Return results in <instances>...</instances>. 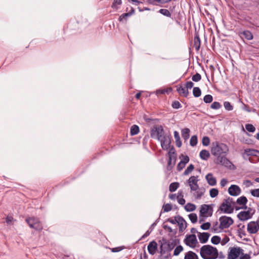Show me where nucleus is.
<instances>
[{"instance_id": "obj_1", "label": "nucleus", "mask_w": 259, "mask_h": 259, "mask_svg": "<svg viewBox=\"0 0 259 259\" xmlns=\"http://www.w3.org/2000/svg\"><path fill=\"white\" fill-rule=\"evenodd\" d=\"M228 151L229 148L226 144L219 142L212 143L211 152L213 155L217 157L216 163L217 164L226 167L230 166L231 162L226 158Z\"/></svg>"}, {"instance_id": "obj_2", "label": "nucleus", "mask_w": 259, "mask_h": 259, "mask_svg": "<svg viewBox=\"0 0 259 259\" xmlns=\"http://www.w3.org/2000/svg\"><path fill=\"white\" fill-rule=\"evenodd\" d=\"M150 136L152 138L156 139L160 142L163 150H167L170 148L171 137L170 135L165 134L161 125L154 127L151 130Z\"/></svg>"}, {"instance_id": "obj_3", "label": "nucleus", "mask_w": 259, "mask_h": 259, "mask_svg": "<svg viewBox=\"0 0 259 259\" xmlns=\"http://www.w3.org/2000/svg\"><path fill=\"white\" fill-rule=\"evenodd\" d=\"M200 253L203 259H216L219 255L217 248L210 245L202 246L200 248Z\"/></svg>"}, {"instance_id": "obj_4", "label": "nucleus", "mask_w": 259, "mask_h": 259, "mask_svg": "<svg viewBox=\"0 0 259 259\" xmlns=\"http://www.w3.org/2000/svg\"><path fill=\"white\" fill-rule=\"evenodd\" d=\"M159 242L160 243V252L161 254H164L166 252L170 251L176 245V242L175 240L169 241H167L166 239L164 238L160 240Z\"/></svg>"}, {"instance_id": "obj_5", "label": "nucleus", "mask_w": 259, "mask_h": 259, "mask_svg": "<svg viewBox=\"0 0 259 259\" xmlns=\"http://www.w3.org/2000/svg\"><path fill=\"white\" fill-rule=\"evenodd\" d=\"M232 200V198H229L228 199L224 200V201L220 206L218 211L221 210L225 213H233L234 208L231 205Z\"/></svg>"}, {"instance_id": "obj_6", "label": "nucleus", "mask_w": 259, "mask_h": 259, "mask_svg": "<svg viewBox=\"0 0 259 259\" xmlns=\"http://www.w3.org/2000/svg\"><path fill=\"white\" fill-rule=\"evenodd\" d=\"M26 222L31 228L36 230L40 231L42 229V226L37 218L31 217L26 219Z\"/></svg>"}, {"instance_id": "obj_7", "label": "nucleus", "mask_w": 259, "mask_h": 259, "mask_svg": "<svg viewBox=\"0 0 259 259\" xmlns=\"http://www.w3.org/2000/svg\"><path fill=\"white\" fill-rule=\"evenodd\" d=\"M219 228L221 230L229 228L233 223V220L229 217L222 216L219 219Z\"/></svg>"}, {"instance_id": "obj_8", "label": "nucleus", "mask_w": 259, "mask_h": 259, "mask_svg": "<svg viewBox=\"0 0 259 259\" xmlns=\"http://www.w3.org/2000/svg\"><path fill=\"white\" fill-rule=\"evenodd\" d=\"M213 204H202L200 206L199 213L205 217H211L213 213Z\"/></svg>"}, {"instance_id": "obj_9", "label": "nucleus", "mask_w": 259, "mask_h": 259, "mask_svg": "<svg viewBox=\"0 0 259 259\" xmlns=\"http://www.w3.org/2000/svg\"><path fill=\"white\" fill-rule=\"evenodd\" d=\"M247 230L250 234H255L259 231V218L256 221H251L247 224Z\"/></svg>"}, {"instance_id": "obj_10", "label": "nucleus", "mask_w": 259, "mask_h": 259, "mask_svg": "<svg viewBox=\"0 0 259 259\" xmlns=\"http://www.w3.org/2000/svg\"><path fill=\"white\" fill-rule=\"evenodd\" d=\"M185 243L190 247L194 248L198 243L196 236L195 234L187 235L184 240Z\"/></svg>"}, {"instance_id": "obj_11", "label": "nucleus", "mask_w": 259, "mask_h": 259, "mask_svg": "<svg viewBox=\"0 0 259 259\" xmlns=\"http://www.w3.org/2000/svg\"><path fill=\"white\" fill-rule=\"evenodd\" d=\"M198 176H191L188 180L191 191H196L199 188Z\"/></svg>"}, {"instance_id": "obj_12", "label": "nucleus", "mask_w": 259, "mask_h": 259, "mask_svg": "<svg viewBox=\"0 0 259 259\" xmlns=\"http://www.w3.org/2000/svg\"><path fill=\"white\" fill-rule=\"evenodd\" d=\"M241 250L242 249L240 247H230L228 255V259H236L240 254Z\"/></svg>"}, {"instance_id": "obj_13", "label": "nucleus", "mask_w": 259, "mask_h": 259, "mask_svg": "<svg viewBox=\"0 0 259 259\" xmlns=\"http://www.w3.org/2000/svg\"><path fill=\"white\" fill-rule=\"evenodd\" d=\"M241 192V189L236 185H232L228 189V193L231 196H238L240 194Z\"/></svg>"}, {"instance_id": "obj_14", "label": "nucleus", "mask_w": 259, "mask_h": 259, "mask_svg": "<svg viewBox=\"0 0 259 259\" xmlns=\"http://www.w3.org/2000/svg\"><path fill=\"white\" fill-rule=\"evenodd\" d=\"M248 200L245 196H242L239 197L236 201V203L239 205H242L240 207H235V209L236 210H239L240 209H247L246 204Z\"/></svg>"}, {"instance_id": "obj_15", "label": "nucleus", "mask_w": 259, "mask_h": 259, "mask_svg": "<svg viewBox=\"0 0 259 259\" xmlns=\"http://www.w3.org/2000/svg\"><path fill=\"white\" fill-rule=\"evenodd\" d=\"M158 245L156 242L154 240L151 241L147 247L148 252L150 254L154 255L157 250Z\"/></svg>"}, {"instance_id": "obj_16", "label": "nucleus", "mask_w": 259, "mask_h": 259, "mask_svg": "<svg viewBox=\"0 0 259 259\" xmlns=\"http://www.w3.org/2000/svg\"><path fill=\"white\" fill-rule=\"evenodd\" d=\"M177 223L179 225V231L181 232H182L187 228V222L181 216H178Z\"/></svg>"}, {"instance_id": "obj_17", "label": "nucleus", "mask_w": 259, "mask_h": 259, "mask_svg": "<svg viewBox=\"0 0 259 259\" xmlns=\"http://www.w3.org/2000/svg\"><path fill=\"white\" fill-rule=\"evenodd\" d=\"M210 236V234L207 232L198 233V237L200 242L201 243H205L207 241Z\"/></svg>"}, {"instance_id": "obj_18", "label": "nucleus", "mask_w": 259, "mask_h": 259, "mask_svg": "<svg viewBox=\"0 0 259 259\" xmlns=\"http://www.w3.org/2000/svg\"><path fill=\"white\" fill-rule=\"evenodd\" d=\"M238 218L241 221H246L251 219L252 217L247 212L243 211L240 212L237 215Z\"/></svg>"}, {"instance_id": "obj_19", "label": "nucleus", "mask_w": 259, "mask_h": 259, "mask_svg": "<svg viewBox=\"0 0 259 259\" xmlns=\"http://www.w3.org/2000/svg\"><path fill=\"white\" fill-rule=\"evenodd\" d=\"M239 34L241 37H244L247 40H250L253 39V34L249 30H244L243 32H240Z\"/></svg>"}, {"instance_id": "obj_20", "label": "nucleus", "mask_w": 259, "mask_h": 259, "mask_svg": "<svg viewBox=\"0 0 259 259\" xmlns=\"http://www.w3.org/2000/svg\"><path fill=\"white\" fill-rule=\"evenodd\" d=\"M205 178L207 181L208 184L210 186H214L217 184V181L215 178H214L212 176V174L211 173L208 174Z\"/></svg>"}, {"instance_id": "obj_21", "label": "nucleus", "mask_w": 259, "mask_h": 259, "mask_svg": "<svg viewBox=\"0 0 259 259\" xmlns=\"http://www.w3.org/2000/svg\"><path fill=\"white\" fill-rule=\"evenodd\" d=\"M176 156H169V159L167 163V169L171 170L174 166L176 163Z\"/></svg>"}, {"instance_id": "obj_22", "label": "nucleus", "mask_w": 259, "mask_h": 259, "mask_svg": "<svg viewBox=\"0 0 259 259\" xmlns=\"http://www.w3.org/2000/svg\"><path fill=\"white\" fill-rule=\"evenodd\" d=\"M194 47H195L196 51H198L200 49L201 45L200 39L199 38L198 34H195V36L194 38Z\"/></svg>"}, {"instance_id": "obj_23", "label": "nucleus", "mask_w": 259, "mask_h": 259, "mask_svg": "<svg viewBox=\"0 0 259 259\" xmlns=\"http://www.w3.org/2000/svg\"><path fill=\"white\" fill-rule=\"evenodd\" d=\"M199 156L202 159L206 160L210 157V153L208 151L204 149L200 152Z\"/></svg>"}, {"instance_id": "obj_24", "label": "nucleus", "mask_w": 259, "mask_h": 259, "mask_svg": "<svg viewBox=\"0 0 259 259\" xmlns=\"http://www.w3.org/2000/svg\"><path fill=\"white\" fill-rule=\"evenodd\" d=\"M177 91L180 95H183L185 97H187L189 94L188 90L187 89H185L182 86L178 87Z\"/></svg>"}, {"instance_id": "obj_25", "label": "nucleus", "mask_w": 259, "mask_h": 259, "mask_svg": "<svg viewBox=\"0 0 259 259\" xmlns=\"http://www.w3.org/2000/svg\"><path fill=\"white\" fill-rule=\"evenodd\" d=\"M184 259H198V257L195 253L189 251L185 254Z\"/></svg>"}, {"instance_id": "obj_26", "label": "nucleus", "mask_w": 259, "mask_h": 259, "mask_svg": "<svg viewBox=\"0 0 259 259\" xmlns=\"http://www.w3.org/2000/svg\"><path fill=\"white\" fill-rule=\"evenodd\" d=\"M181 132L183 138L185 140H187L190 137V130L188 128H185L182 130Z\"/></svg>"}, {"instance_id": "obj_27", "label": "nucleus", "mask_w": 259, "mask_h": 259, "mask_svg": "<svg viewBox=\"0 0 259 259\" xmlns=\"http://www.w3.org/2000/svg\"><path fill=\"white\" fill-rule=\"evenodd\" d=\"M196 205L191 203H188L184 207L187 212L193 211L196 209Z\"/></svg>"}, {"instance_id": "obj_28", "label": "nucleus", "mask_w": 259, "mask_h": 259, "mask_svg": "<svg viewBox=\"0 0 259 259\" xmlns=\"http://www.w3.org/2000/svg\"><path fill=\"white\" fill-rule=\"evenodd\" d=\"M194 191L195 192L194 194L195 197L197 199H200L205 192L204 189L199 188Z\"/></svg>"}, {"instance_id": "obj_29", "label": "nucleus", "mask_w": 259, "mask_h": 259, "mask_svg": "<svg viewBox=\"0 0 259 259\" xmlns=\"http://www.w3.org/2000/svg\"><path fill=\"white\" fill-rule=\"evenodd\" d=\"M245 153L248 155L257 156L259 154L258 151L251 149H245Z\"/></svg>"}, {"instance_id": "obj_30", "label": "nucleus", "mask_w": 259, "mask_h": 259, "mask_svg": "<svg viewBox=\"0 0 259 259\" xmlns=\"http://www.w3.org/2000/svg\"><path fill=\"white\" fill-rule=\"evenodd\" d=\"M139 132V127L137 125H133L131 128V135H136Z\"/></svg>"}, {"instance_id": "obj_31", "label": "nucleus", "mask_w": 259, "mask_h": 259, "mask_svg": "<svg viewBox=\"0 0 259 259\" xmlns=\"http://www.w3.org/2000/svg\"><path fill=\"white\" fill-rule=\"evenodd\" d=\"M179 184L178 182L172 183L170 184L169 187V190L170 192H175L179 187Z\"/></svg>"}, {"instance_id": "obj_32", "label": "nucleus", "mask_w": 259, "mask_h": 259, "mask_svg": "<svg viewBox=\"0 0 259 259\" xmlns=\"http://www.w3.org/2000/svg\"><path fill=\"white\" fill-rule=\"evenodd\" d=\"M134 11L132 10V12L128 13H125L122 14L119 18V21H122L123 19L126 20V19L130 17L134 13Z\"/></svg>"}, {"instance_id": "obj_33", "label": "nucleus", "mask_w": 259, "mask_h": 259, "mask_svg": "<svg viewBox=\"0 0 259 259\" xmlns=\"http://www.w3.org/2000/svg\"><path fill=\"white\" fill-rule=\"evenodd\" d=\"M193 94L195 97H199L201 96V91L199 88L194 87L193 89Z\"/></svg>"}, {"instance_id": "obj_34", "label": "nucleus", "mask_w": 259, "mask_h": 259, "mask_svg": "<svg viewBox=\"0 0 259 259\" xmlns=\"http://www.w3.org/2000/svg\"><path fill=\"white\" fill-rule=\"evenodd\" d=\"M194 166L191 164L189 165V166L185 169L184 172V175L187 176L190 174L194 169Z\"/></svg>"}, {"instance_id": "obj_35", "label": "nucleus", "mask_w": 259, "mask_h": 259, "mask_svg": "<svg viewBox=\"0 0 259 259\" xmlns=\"http://www.w3.org/2000/svg\"><path fill=\"white\" fill-rule=\"evenodd\" d=\"M197 137L196 135H194L191 137L190 141V144L191 146H195L197 144Z\"/></svg>"}, {"instance_id": "obj_36", "label": "nucleus", "mask_w": 259, "mask_h": 259, "mask_svg": "<svg viewBox=\"0 0 259 259\" xmlns=\"http://www.w3.org/2000/svg\"><path fill=\"white\" fill-rule=\"evenodd\" d=\"M221 241V238L218 236H214L211 239V242L213 244H218Z\"/></svg>"}, {"instance_id": "obj_37", "label": "nucleus", "mask_w": 259, "mask_h": 259, "mask_svg": "<svg viewBox=\"0 0 259 259\" xmlns=\"http://www.w3.org/2000/svg\"><path fill=\"white\" fill-rule=\"evenodd\" d=\"M189 218L192 223H195L197 221V216L196 213H190L188 215Z\"/></svg>"}, {"instance_id": "obj_38", "label": "nucleus", "mask_w": 259, "mask_h": 259, "mask_svg": "<svg viewBox=\"0 0 259 259\" xmlns=\"http://www.w3.org/2000/svg\"><path fill=\"white\" fill-rule=\"evenodd\" d=\"M219 194V191L218 189L215 188H212L209 191V194L211 197L214 198L216 197Z\"/></svg>"}, {"instance_id": "obj_39", "label": "nucleus", "mask_w": 259, "mask_h": 259, "mask_svg": "<svg viewBox=\"0 0 259 259\" xmlns=\"http://www.w3.org/2000/svg\"><path fill=\"white\" fill-rule=\"evenodd\" d=\"M213 100V97L210 95H206L203 98V101L205 103H210Z\"/></svg>"}, {"instance_id": "obj_40", "label": "nucleus", "mask_w": 259, "mask_h": 259, "mask_svg": "<svg viewBox=\"0 0 259 259\" xmlns=\"http://www.w3.org/2000/svg\"><path fill=\"white\" fill-rule=\"evenodd\" d=\"M221 107H222L221 104L218 102H213L210 106V108L211 109H215V110L219 109L221 108Z\"/></svg>"}, {"instance_id": "obj_41", "label": "nucleus", "mask_w": 259, "mask_h": 259, "mask_svg": "<svg viewBox=\"0 0 259 259\" xmlns=\"http://www.w3.org/2000/svg\"><path fill=\"white\" fill-rule=\"evenodd\" d=\"M183 250V247L181 245L178 246L174 250V255H178Z\"/></svg>"}, {"instance_id": "obj_42", "label": "nucleus", "mask_w": 259, "mask_h": 259, "mask_svg": "<svg viewBox=\"0 0 259 259\" xmlns=\"http://www.w3.org/2000/svg\"><path fill=\"white\" fill-rule=\"evenodd\" d=\"M245 128L248 132L250 133H253L255 130V128L251 124H246L245 125Z\"/></svg>"}, {"instance_id": "obj_43", "label": "nucleus", "mask_w": 259, "mask_h": 259, "mask_svg": "<svg viewBox=\"0 0 259 259\" xmlns=\"http://www.w3.org/2000/svg\"><path fill=\"white\" fill-rule=\"evenodd\" d=\"M224 106L225 108L228 111H231L233 109V107L231 105L229 102L225 101L224 103Z\"/></svg>"}, {"instance_id": "obj_44", "label": "nucleus", "mask_w": 259, "mask_h": 259, "mask_svg": "<svg viewBox=\"0 0 259 259\" xmlns=\"http://www.w3.org/2000/svg\"><path fill=\"white\" fill-rule=\"evenodd\" d=\"M180 158H182L181 162L183 163L185 165H186L189 161V157L188 156H184L183 155H181L180 157Z\"/></svg>"}, {"instance_id": "obj_45", "label": "nucleus", "mask_w": 259, "mask_h": 259, "mask_svg": "<svg viewBox=\"0 0 259 259\" xmlns=\"http://www.w3.org/2000/svg\"><path fill=\"white\" fill-rule=\"evenodd\" d=\"M202 145L204 146H207L210 143V140L208 137H204L202 140Z\"/></svg>"}, {"instance_id": "obj_46", "label": "nucleus", "mask_w": 259, "mask_h": 259, "mask_svg": "<svg viewBox=\"0 0 259 259\" xmlns=\"http://www.w3.org/2000/svg\"><path fill=\"white\" fill-rule=\"evenodd\" d=\"M121 4V0H114L112 5V8L115 9H118V6H119Z\"/></svg>"}, {"instance_id": "obj_47", "label": "nucleus", "mask_w": 259, "mask_h": 259, "mask_svg": "<svg viewBox=\"0 0 259 259\" xmlns=\"http://www.w3.org/2000/svg\"><path fill=\"white\" fill-rule=\"evenodd\" d=\"M201 76L198 73H196L195 75H194L192 77V80L195 82H198V81H200L201 80Z\"/></svg>"}, {"instance_id": "obj_48", "label": "nucleus", "mask_w": 259, "mask_h": 259, "mask_svg": "<svg viewBox=\"0 0 259 259\" xmlns=\"http://www.w3.org/2000/svg\"><path fill=\"white\" fill-rule=\"evenodd\" d=\"M159 12L162 15L167 17H170L171 15L170 12L168 10L165 9H161L159 10Z\"/></svg>"}, {"instance_id": "obj_49", "label": "nucleus", "mask_w": 259, "mask_h": 259, "mask_svg": "<svg viewBox=\"0 0 259 259\" xmlns=\"http://www.w3.org/2000/svg\"><path fill=\"white\" fill-rule=\"evenodd\" d=\"M163 209L164 212H168L171 210L172 207H171V204H170L169 203H167V204L163 205Z\"/></svg>"}, {"instance_id": "obj_50", "label": "nucleus", "mask_w": 259, "mask_h": 259, "mask_svg": "<svg viewBox=\"0 0 259 259\" xmlns=\"http://www.w3.org/2000/svg\"><path fill=\"white\" fill-rule=\"evenodd\" d=\"M250 193L254 197H259V188L251 190Z\"/></svg>"}, {"instance_id": "obj_51", "label": "nucleus", "mask_w": 259, "mask_h": 259, "mask_svg": "<svg viewBox=\"0 0 259 259\" xmlns=\"http://www.w3.org/2000/svg\"><path fill=\"white\" fill-rule=\"evenodd\" d=\"M210 225H211L210 223L206 222L202 224L200 227L202 230H207L209 229Z\"/></svg>"}, {"instance_id": "obj_52", "label": "nucleus", "mask_w": 259, "mask_h": 259, "mask_svg": "<svg viewBox=\"0 0 259 259\" xmlns=\"http://www.w3.org/2000/svg\"><path fill=\"white\" fill-rule=\"evenodd\" d=\"M171 106L173 108L179 109L182 107L181 104L179 101H175L172 102Z\"/></svg>"}, {"instance_id": "obj_53", "label": "nucleus", "mask_w": 259, "mask_h": 259, "mask_svg": "<svg viewBox=\"0 0 259 259\" xmlns=\"http://www.w3.org/2000/svg\"><path fill=\"white\" fill-rule=\"evenodd\" d=\"M167 221L170 223L172 224H176L178 222V216H176L175 217V219H172V218H168L167 220Z\"/></svg>"}, {"instance_id": "obj_54", "label": "nucleus", "mask_w": 259, "mask_h": 259, "mask_svg": "<svg viewBox=\"0 0 259 259\" xmlns=\"http://www.w3.org/2000/svg\"><path fill=\"white\" fill-rule=\"evenodd\" d=\"M160 0H147V2L148 4L153 5H158L159 4Z\"/></svg>"}, {"instance_id": "obj_55", "label": "nucleus", "mask_w": 259, "mask_h": 259, "mask_svg": "<svg viewBox=\"0 0 259 259\" xmlns=\"http://www.w3.org/2000/svg\"><path fill=\"white\" fill-rule=\"evenodd\" d=\"M186 165L180 162L177 165V169L178 171H181L185 166Z\"/></svg>"}, {"instance_id": "obj_56", "label": "nucleus", "mask_w": 259, "mask_h": 259, "mask_svg": "<svg viewBox=\"0 0 259 259\" xmlns=\"http://www.w3.org/2000/svg\"><path fill=\"white\" fill-rule=\"evenodd\" d=\"M185 85L186 89L188 90V89H191L192 88H193L194 83L192 81H187Z\"/></svg>"}, {"instance_id": "obj_57", "label": "nucleus", "mask_w": 259, "mask_h": 259, "mask_svg": "<svg viewBox=\"0 0 259 259\" xmlns=\"http://www.w3.org/2000/svg\"><path fill=\"white\" fill-rule=\"evenodd\" d=\"M170 155L176 156L175 153V150L173 147L169 149V151L168 152V156H170Z\"/></svg>"}, {"instance_id": "obj_58", "label": "nucleus", "mask_w": 259, "mask_h": 259, "mask_svg": "<svg viewBox=\"0 0 259 259\" xmlns=\"http://www.w3.org/2000/svg\"><path fill=\"white\" fill-rule=\"evenodd\" d=\"M163 228L164 230H167L169 233L173 232L172 229L170 226H168V225H164Z\"/></svg>"}, {"instance_id": "obj_59", "label": "nucleus", "mask_w": 259, "mask_h": 259, "mask_svg": "<svg viewBox=\"0 0 259 259\" xmlns=\"http://www.w3.org/2000/svg\"><path fill=\"white\" fill-rule=\"evenodd\" d=\"M174 138H175L176 141H179V140L181 139L180 135H179V133L178 132L175 131L174 133Z\"/></svg>"}, {"instance_id": "obj_60", "label": "nucleus", "mask_w": 259, "mask_h": 259, "mask_svg": "<svg viewBox=\"0 0 259 259\" xmlns=\"http://www.w3.org/2000/svg\"><path fill=\"white\" fill-rule=\"evenodd\" d=\"M247 210L245 211L246 212H247L249 214L251 215V217H252L253 214L254 213L255 210L251 208H247Z\"/></svg>"}, {"instance_id": "obj_61", "label": "nucleus", "mask_w": 259, "mask_h": 259, "mask_svg": "<svg viewBox=\"0 0 259 259\" xmlns=\"http://www.w3.org/2000/svg\"><path fill=\"white\" fill-rule=\"evenodd\" d=\"M230 240V239L227 236H226L225 237H224L223 240H222L221 241V243L223 245H225L228 242H229V241Z\"/></svg>"}, {"instance_id": "obj_62", "label": "nucleus", "mask_w": 259, "mask_h": 259, "mask_svg": "<svg viewBox=\"0 0 259 259\" xmlns=\"http://www.w3.org/2000/svg\"><path fill=\"white\" fill-rule=\"evenodd\" d=\"M227 183H228V181H227V179H222L221 181L220 184H221V186H222V187H224L227 185Z\"/></svg>"}, {"instance_id": "obj_63", "label": "nucleus", "mask_w": 259, "mask_h": 259, "mask_svg": "<svg viewBox=\"0 0 259 259\" xmlns=\"http://www.w3.org/2000/svg\"><path fill=\"white\" fill-rule=\"evenodd\" d=\"M122 249V248L121 247H114L111 249V251L113 252H117L121 251Z\"/></svg>"}, {"instance_id": "obj_64", "label": "nucleus", "mask_w": 259, "mask_h": 259, "mask_svg": "<svg viewBox=\"0 0 259 259\" xmlns=\"http://www.w3.org/2000/svg\"><path fill=\"white\" fill-rule=\"evenodd\" d=\"M250 256L248 254H244L240 256V259H250Z\"/></svg>"}]
</instances>
